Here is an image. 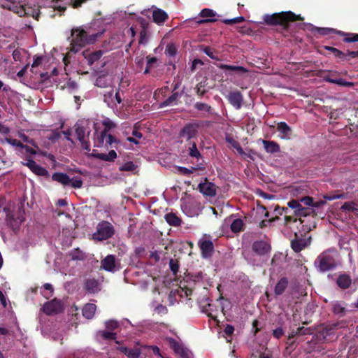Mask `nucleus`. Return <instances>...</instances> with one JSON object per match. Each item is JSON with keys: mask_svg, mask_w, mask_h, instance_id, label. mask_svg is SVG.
Segmentation results:
<instances>
[{"mask_svg": "<svg viewBox=\"0 0 358 358\" xmlns=\"http://www.w3.org/2000/svg\"><path fill=\"white\" fill-rule=\"evenodd\" d=\"M340 264V254L335 248L324 250L317 256L314 262L317 270L322 273L334 270Z\"/></svg>", "mask_w": 358, "mask_h": 358, "instance_id": "1", "label": "nucleus"}, {"mask_svg": "<svg viewBox=\"0 0 358 358\" xmlns=\"http://www.w3.org/2000/svg\"><path fill=\"white\" fill-rule=\"evenodd\" d=\"M101 34L102 32L90 34L80 27L74 28L71 30L72 39L69 50L76 53L85 45L93 44Z\"/></svg>", "mask_w": 358, "mask_h": 358, "instance_id": "2", "label": "nucleus"}, {"mask_svg": "<svg viewBox=\"0 0 358 358\" xmlns=\"http://www.w3.org/2000/svg\"><path fill=\"white\" fill-rule=\"evenodd\" d=\"M303 17L296 15L292 11L277 13L272 15H265L264 21L268 25H280L285 30L289 28L290 22L302 21Z\"/></svg>", "mask_w": 358, "mask_h": 358, "instance_id": "3", "label": "nucleus"}, {"mask_svg": "<svg viewBox=\"0 0 358 358\" xmlns=\"http://www.w3.org/2000/svg\"><path fill=\"white\" fill-rule=\"evenodd\" d=\"M3 211L6 215V221L12 227H18L25 220L24 217V206L22 203H20L17 208L16 212L10 210V207L3 208Z\"/></svg>", "mask_w": 358, "mask_h": 358, "instance_id": "4", "label": "nucleus"}, {"mask_svg": "<svg viewBox=\"0 0 358 358\" xmlns=\"http://www.w3.org/2000/svg\"><path fill=\"white\" fill-rule=\"evenodd\" d=\"M115 233L113 225L108 222H102L97 226V231L93 234L94 239L104 241L110 238Z\"/></svg>", "mask_w": 358, "mask_h": 358, "instance_id": "5", "label": "nucleus"}, {"mask_svg": "<svg viewBox=\"0 0 358 358\" xmlns=\"http://www.w3.org/2000/svg\"><path fill=\"white\" fill-rule=\"evenodd\" d=\"M311 237H306V235L297 233L294 234V238L291 241V248L295 252H299L310 245Z\"/></svg>", "mask_w": 358, "mask_h": 358, "instance_id": "6", "label": "nucleus"}, {"mask_svg": "<svg viewBox=\"0 0 358 358\" xmlns=\"http://www.w3.org/2000/svg\"><path fill=\"white\" fill-rule=\"evenodd\" d=\"M199 127L198 123H187L180 129L179 136L186 141H192L193 138H196Z\"/></svg>", "mask_w": 358, "mask_h": 358, "instance_id": "7", "label": "nucleus"}, {"mask_svg": "<svg viewBox=\"0 0 358 358\" xmlns=\"http://www.w3.org/2000/svg\"><path fill=\"white\" fill-rule=\"evenodd\" d=\"M336 325H324L322 324L317 329L315 334L313 337L312 341L315 340L317 342H324L327 340V336L334 334V329Z\"/></svg>", "mask_w": 358, "mask_h": 358, "instance_id": "8", "label": "nucleus"}, {"mask_svg": "<svg viewBox=\"0 0 358 358\" xmlns=\"http://www.w3.org/2000/svg\"><path fill=\"white\" fill-rule=\"evenodd\" d=\"M198 245L201 250V257L207 259L213 256L214 252V245L210 240L200 239L198 241Z\"/></svg>", "mask_w": 358, "mask_h": 358, "instance_id": "9", "label": "nucleus"}, {"mask_svg": "<svg viewBox=\"0 0 358 358\" xmlns=\"http://www.w3.org/2000/svg\"><path fill=\"white\" fill-rule=\"evenodd\" d=\"M198 189L205 196H214L216 195L217 186L214 183L209 182L206 178L204 179L203 182L199 184Z\"/></svg>", "mask_w": 358, "mask_h": 358, "instance_id": "10", "label": "nucleus"}, {"mask_svg": "<svg viewBox=\"0 0 358 358\" xmlns=\"http://www.w3.org/2000/svg\"><path fill=\"white\" fill-rule=\"evenodd\" d=\"M103 125H104V129L100 132V134H97V138L95 141V146L96 147H101L103 145L104 143V138L106 136V134L108 133V131L116 127L115 124L113 122L109 119H106L103 121Z\"/></svg>", "mask_w": 358, "mask_h": 358, "instance_id": "11", "label": "nucleus"}, {"mask_svg": "<svg viewBox=\"0 0 358 358\" xmlns=\"http://www.w3.org/2000/svg\"><path fill=\"white\" fill-rule=\"evenodd\" d=\"M227 99L230 104L236 110H239L243 105V96L238 90L229 92L227 96Z\"/></svg>", "mask_w": 358, "mask_h": 358, "instance_id": "12", "label": "nucleus"}, {"mask_svg": "<svg viewBox=\"0 0 358 358\" xmlns=\"http://www.w3.org/2000/svg\"><path fill=\"white\" fill-rule=\"evenodd\" d=\"M252 250L259 256L268 254L271 250V245L264 241H255L252 245Z\"/></svg>", "mask_w": 358, "mask_h": 358, "instance_id": "13", "label": "nucleus"}, {"mask_svg": "<svg viewBox=\"0 0 358 358\" xmlns=\"http://www.w3.org/2000/svg\"><path fill=\"white\" fill-rule=\"evenodd\" d=\"M151 9L152 10V20L155 23L161 25L168 20L169 15L165 10L155 6H152Z\"/></svg>", "mask_w": 358, "mask_h": 358, "instance_id": "14", "label": "nucleus"}, {"mask_svg": "<svg viewBox=\"0 0 358 358\" xmlns=\"http://www.w3.org/2000/svg\"><path fill=\"white\" fill-rule=\"evenodd\" d=\"M182 94L183 90L180 92H171V94L159 103V108H162L167 106H177Z\"/></svg>", "mask_w": 358, "mask_h": 358, "instance_id": "15", "label": "nucleus"}, {"mask_svg": "<svg viewBox=\"0 0 358 358\" xmlns=\"http://www.w3.org/2000/svg\"><path fill=\"white\" fill-rule=\"evenodd\" d=\"M216 15V13L210 8H203L201 10L199 16L204 18L196 21L199 24H206L208 22H215L217 19L213 18Z\"/></svg>", "mask_w": 358, "mask_h": 358, "instance_id": "16", "label": "nucleus"}, {"mask_svg": "<svg viewBox=\"0 0 358 358\" xmlns=\"http://www.w3.org/2000/svg\"><path fill=\"white\" fill-rule=\"evenodd\" d=\"M103 54V51L98 50L95 52L83 51V55L86 59L87 64L90 66L93 65L96 62L99 61Z\"/></svg>", "mask_w": 358, "mask_h": 358, "instance_id": "17", "label": "nucleus"}, {"mask_svg": "<svg viewBox=\"0 0 358 358\" xmlns=\"http://www.w3.org/2000/svg\"><path fill=\"white\" fill-rule=\"evenodd\" d=\"M91 156L106 162H114L117 158V153L114 150H111L108 154L99 153L96 150H93Z\"/></svg>", "mask_w": 358, "mask_h": 358, "instance_id": "18", "label": "nucleus"}, {"mask_svg": "<svg viewBox=\"0 0 358 358\" xmlns=\"http://www.w3.org/2000/svg\"><path fill=\"white\" fill-rule=\"evenodd\" d=\"M60 308V302L56 299L45 303L43 307V310L48 315L57 313Z\"/></svg>", "mask_w": 358, "mask_h": 358, "instance_id": "19", "label": "nucleus"}, {"mask_svg": "<svg viewBox=\"0 0 358 358\" xmlns=\"http://www.w3.org/2000/svg\"><path fill=\"white\" fill-rule=\"evenodd\" d=\"M352 280L347 273L340 274L336 279V285L342 289H347L350 287Z\"/></svg>", "mask_w": 358, "mask_h": 358, "instance_id": "20", "label": "nucleus"}, {"mask_svg": "<svg viewBox=\"0 0 358 358\" xmlns=\"http://www.w3.org/2000/svg\"><path fill=\"white\" fill-rule=\"evenodd\" d=\"M101 267L110 272L115 271L116 264H115V257L113 255H109L106 256L102 261H101Z\"/></svg>", "mask_w": 358, "mask_h": 358, "instance_id": "21", "label": "nucleus"}, {"mask_svg": "<svg viewBox=\"0 0 358 358\" xmlns=\"http://www.w3.org/2000/svg\"><path fill=\"white\" fill-rule=\"evenodd\" d=\"M84 288L90 293L98 292L100 289L98 280L94 278L86 279L84 284Z\"/></svg>", "mask_w": 358, "mask_h": 358, "instance_id": "22", "label": "nucleus"}, {"mask_svg": "<svg viewBox=\"0 0 358 358\" xmlns=\"http://www.w3.org/2000/svg\"><path fill=\"white\" fill-rule=\"evenodd\" d=\"M188 145V155L192 158H195L199 161V159H203V156L201 155L200 151L197 148V145L195 141H189L187 143Z\"/></svg>", "mask_w": 358, "mask_h": 358, "instance_id": "23", "label": "nucleus"}, {"mask_svg": "<svg viewBox=\"0 0 358 358\" xmlns=\"http://www.w3.org/2000/svg\"><path fill=\"white\" fill-rule=\"evenodd\" d=\"M262 143L266 152L268 153L274 154L280 150L279 144L275 141L263 140Z\"/></svg>", "mask_w": 358, "mask_h": 358, "instance_id": "24", "label": "nucleus"}, {"mask_svg": "<svg viewBox=\"0 0 358 358\" xmlns=\"http://www.w3.org/2000/svg\"><path fill=\"white\" fill-rule=\"evenodd\" d=\"M277 130L282 134V138L289 139L292 131L291 127L285 122L278 123Z\"/></svg>", "mask_w": 358, "mask_h": 358, "instance_id": "25", "label": "nucleus"}, {"mask_svg": "<svg viewBox=\"0 0 358 358\" xmlns=\"http://www.w3.org/2000/svg\"><path fill=\"white\" fill-rule=\"evenodd\" d=\"M331 306L334 314L339 315V317H343L345 315L347 310L342 301H333Z\"/></svg>", "mask_w": 358, "mask_h": 358, "instance_id": "26", "label": "nucleus"}, {"mask_svg": "<svg viewBox=\"0 0 358 358\" xmlns=\"http://www.w3.org/2000/svg\"><path fill=\"white\" fill-rule=\"evenodd\" d=\"M52 179L54 181H57L63 185H68L70 184L71 178L69 176L64 173L56 172L52 176Z\"/></svg>", "mask_w": 358, "mask_h": 358, "instance_id": "27", "label": "nucleus"}, {"mask_svg": "<svg viewBox=\"0 0 358 358\" xmlns=\"http://www.w3.org/2000/svg\"><path fill=\"white\" fill-rule=\"evenodd\" d=\"M96 310V306L94 303H87L83 308V315L88 320L93 318Z\"/></svg>", "mask_w": 358, "mask_h": 358, "instance_id": "28", "label": "nucleus"}, {"mask_svg": "<svg viewBox=\"0 0 358 358\" xmlns=\"http://www.w3.org/2000/svg\"><path fill=\"white\" fill-rule=\"evenodd\" d=\"M288 279L286 277L281 278L277 282L274 292L275 295H281L288 286Z\"/></svg>", "mask_w": 358, "mask_h": 358, "instance_id": "29", "label": "nucleus"}, {"mask_svg": "<svg viewBox=\"0 0 358 358\" xmlns=\"http://www.w3.org/2000/svg\"><path fill=\"white\" fill-rule=\"evenodd\" d=\"M104 141L106 142V146L107 148L118 149L119 145H120V141L116 137L111 134H106Z\"/></svg>", "mask_w": 358, "mask_h": 358, "instance_id": "30", "label": "nucleus"}, {"mask_svg": "<svg viewBox=\"0 0 358 358\" xmlns=\"http://www.w3.org/2000/svg\"><path fill=\"white\" fill-rule=\"evenodd\" d=\"M164 217L167 223L171 226L178 227L181 224V219L174 213H166Z\"/></svg>", "mask_w": 358, "mask_h": 358, "instance_id": "31", "label": "nucleus"}, {"mask_svg": "<svg viewBox=\"0 0 358 358\" xmlns=\"http://www.w3.org/2000/svg\"><path fill=\"white\" fill-rule=\"evenodd\" d=\"M120 351L129 358H138L141 353L139 348H129L127 347H121Z\"/></svg>", "mask_w": 358, "mask_h": 358, "instance_id": "32", "label": "nucleus"}, {"mask_svg": "<svg viewBox=\"0 0 358 358\" xmlns=\"http://www.w3.org/2000/svg\"><path fill=\"white\" fill-rule=\"evenodd\" d=\"M204 169H205L204 165L202 163H199L197 164L196 167H192L191 169L186 168V167L179 166L178 168V170L181 174L188 176V175L192 173L194 171L199 170V169L203 170Z\"/></svg>", "mask_w": 358, "mask_h": 358, "instance_id": "33", "label": "nucleus"}, {"mask_svg": "<svg viewBox=\"0 0 358 358\" xmlns=\"http://www.w3.org/2000/svg\"><path fill=\"white\" fill-rule=\"evenodd\" d=\"M75 132L77 136V138L79 141H82L83 140L87 139L86 134V129L85 127L80 125L78 123H76L74 126Z\"/></svg>", "mask_w": 358, "mask_h": 358, "instance_id": "34", "label": "nucleus"}, {"mask_svg": "<svg viewBox=\"0 0 358 358\" xmlns=\"http://www.w3.org/2000/svg\"><path fill=\"white\" fill-rule=\"evenodd\" d=\"M337 33L341 36H345L343 41L345 43H353L358 41V34L345 33L342 31H338Z\"/></svg>", "mask_w": 358, "mask_h": 358, "instance_id": "35", "label": "nucleus"}, {"mask_svg": "<svg viewBox=\"0 0 358 358\" xmlns=\"http://www.w3.org/2000/svg\"><path fill=\"white\" fill-rule=\"evenodd\" d=\"M244 223L241 219H236L231 224V230L234 233H239L243 231Z\"/></svg>", "mask_w": 358, "mask_h": 358, "instance_id": "36", "label": "nucleus"}, {"mask_svg": "<svg viewBox=\"0 0 358 358\" xmlns=\"http://www.w3.org/2000/svg\"><path fill=\"white\" fill-rule=\"evenodd\" d=\"M194 108L199 111H206L208 114L213 113V108L210 105L203 102L195 103L194 105Z\"/></svg>", "mask_w": 358, "mask_h": 358, "instance_id": "37", "label": "nucleus"}, {"mask_svg": "<svg viewBox=\"0 0 358 358\" xmlns=\"http://www.w3.org/2000/svg\"><path fill=\"white\" fill-rule=\"evenodd\" d=\"M72 260H83L85 258V253L79 248L73 249L69 253Z\"/></svg>", "mask_w": 358, "mask_h": 358, "instance_id": "38", "label": "nucleus"}, {"mask_svg": "<svg viewBox=\"0 0 358 358\" xmlns=\"http://www.w3.org/2000/svg\"><path fill=\"white\" fill-rule=\"evenodd\" d=\"M220 69L223 70H227V71H234L238 73H246L248 72V70L243 67L239 66H231L228 64H222L220 66Z\"/></svg>", "mask_w": 358, "mask_h": 358, "instance_id": "39", "label": "nucleus"}, {"mask_svg": "<svg viewBox=\"0 0 358 358\" xmlns=\"http://www.w3.org/2000/svg\"><path fill=\"white\" fill-rule=\"evenodd\" d=\"M31 171L39 176L48 177L49 176L48 171L43 166L36 164Z\"/></svg>", "mask_w": 358, "mask_h": 358, "instance_id": "40", "label": "nucleus"}, {"mask_svg": "<svg viewBox=\"0 0 358 358\" xmlns=\"http://www.w3.org/2000/svg\"><path fill=\"white\" fill-rule=\"evenodd\" d=\"M169 343L170 347L178 354L183 349L182 345L174 338H169Z\"/></svg>", "mask_w": 358, "mask_h": 358, "instance_id": "41", "label": "nucleus"}, {"mask_svg": "<svg viewBox=\"0 0 358 358\" xmlns=\"http://www.w3.org/2000/svg\"><path fill=\"white\" fill-rule=\"evenodd\" d=\"M195 91L196 95L199 98H202L204 96V94L207 92V90L205 88V85L202 82H200L196 85Z\"/></svg>", "mask_w": 358, "mask_h": 358, "instance_id": "42", "label": "nucleus"}, {"mask_svg": "<svg viewBox=\"0 0 358 358\" xmlns=\"http://www.w3.org/2000/svg\"><path fill=\"white\" fill-rule=\"evenodd\" d=\"M169 267L173 274L176 275L179 271V261L178 259H171L169 261Z\"/></svg>", "mask_w": 358, "mask_h": 358, "instance_id": "43", "label": "nucleus"}, {"mask_svg": "<svg viewBox=\"0 0 358 358\" xmlns=\"http://www.w3.org/2000/svg\"><path fill=\"white\" fill-rule=\"evenodd\" d=\"M287 206L289 208L294 210V215L297 213V212H298L297 210H299V208L302 206L301 204L300 203L299 201L295 200V199H292V200L289 201L287 203Z\"/></svg>", "mask_w": 358, "mask_h": 358, "instance_id": "44", "label": "nucleus"}, {"mask_svg": "<svg viewBox=\"0 0 358 358\" xmlns=\"http://www.w3.org/2000/svg\"><path fill=\"white\" fill-rule=\"evenodd\" d=\"M19 136L21 138V139L27 143H29L30 145H31L34 148L36 149H38V144L36 143L35 140L33 139V138H29L28 136L24 134H20L19 135Z\"/></svg>", "mask_w": 358, "mask_h": 358, "instance_id": "45", "label": "nucleus"}, {"mask_svg": "<svg viewBox=\"0 0 358 358\" xmlns=\"http://www.w3.org/2000/svg\"><path fill=\"white\" fill-rule=\"evenodd\" d=\"M136 166L133 162H127L121 166H120L119 170L120 171H132L135 170Z\"/></svg>", "mask_w": 358, "mask_h": 358, "instance_id": "46", "label": "nucleus"}, {"mask_svg": "<svg viewBox=\"0 0 358 358\" xmlns=\"http://www.w3.org/2000/svg\"><path fill=\"white\" fill-rule=\"evenodd\" d=\"M296 334H299V335H312L313 334V329L301 327L296 329Z\"/></svg>", "mask_w": 358, "mask_h": 358, "instance_id": "47", "label": "nucleus"}, {"mask_svg": "<svg viewBox=\"0 0 358 358\" xmlns=\"http://www.w3.org/2000/svg\"><path fill=\"white\" fill-rule=\"evenodd\" d=\"M147 59V64L146 68L144 71V73L147 74L150 73V69L152 67V65L157 62V58L155 57H150V56H148L146 57Z\"/></svg>", "mask_w": 358, "mask_h": 358, "instance_id": "48", "label": "nucleus"}, {"mask_svg": "<svg viewBox=\"0 0 358 358\" xmlns=\"http://www.w3.org/2000/svg\"><path fill=\"white\" fill-rule=\"evenodd\" d=\"M176 52H177V49L174 44L169 43L166 45V49H165V54L166 55L173 57L176 55Z\"/></svg>", "mask_w": 358, "mask_h": 358, "instance_id": "49", "label": "nucleus"}, {"mask_svg": "<svg viewBox=\"0 0 358 358\" xmlns=\"http://www.w3.org/2000/svg\"><path fill=\"white\" fill-rule=\"evenodd\" d=\"M95 85L99 87H106L108 85V82L106 81V78L104 76H99L96 79Z\"/></svg>", "mask_w": 358, "mask_h": 358, "instance_id": "50", "label": "nucleus"}, {"mask_svg": "<svg viewBox=\"0 0 358 358\" xmlns=\"http://www.w3.org/2000/svg\"><path fill=\"white\" fill-rule=\"evenodd\" d=\"M245 21V17L243 16L236 17L232 19H226L222 22L226 24H234L236 23L243 22Z\"/></svg>", "mask_w": 358, "mask_h": 358, "instance_id": "51", "label": "nucleus"}, {"mask_svg": "<svg viewBox=\"0 0 358 358\" xmlns=\"http://www.w3.org/2000/svg\"><path fill=\"white\" fill-rule=\"evenodd\" d=\"M101 337L105 340H115L117 338V334L111 331H103L101 332Z\"/></svg>", "mask_w": 358, "mask_h": 358, "instance_id": "52", "label": "nucleus"}, {"mask_svg": "<svg viewBox=\"0 0 358 358\" xmlns=\"http://www.w3.org/2000/svg\"><path fill=\"white\" fill-rule=\"evenodd\" d=\"M6 141L13 146L22 149L24 144L20 141L13 138H6Z\"/></svg>", "mask_w": 358, "mask_h": 358, "instance_id": "53", "label": "nucleus"}, {"mask_svg": "<svg viewBox=\"0 0 358 358\" xmlns=\"http://www.w3.org/2000/svg\"><path fill=\"white\" fill-rule=\"evenodd\" d=\"M105 325L106 329L110 331H113L119 327V323L113 320L106 321Z\"/></svg>", "mask_w": 358, "mask_h": 358, "instance_id": "54", "label": "nucleus"}, {"mask_svg": "<svg viewBox=\"0 0 358 358\" xmlns=\"http://www.w3.org/2000/svg\"><path fill=\"white\" fill-rule=\"evenodd\" d=\"M170 92V88L169 86H164L161 88H158L155 92V96L162 95V97H166L167 94Z\"/></svg>", "mask_w": 358, "mask_h": 358, "instance_id": "55", "label": "nucleus"}, {"mask_svg": "<svg viewBox=\"0 0 358 358\" xmlns=\"http://www.w3.org/2000/svg\"><path fill=\"white\" fill-rule=\"evenodd\" d=\"M202 50L210 58H211L213 59H215V60H219L218 56L214 54V52L213 51V50L210 47L205 46V47H203Z\"/></svg>", "mask_w": 358, "mask_h": 358, "instance_id": "56", "label": "nucleus"}, {"mask_svg": "<svg viewBox=\"0 0 358 358\" xmlns=\"http://www.w3.org/2000/svg\"><path fill=\"white\" fill-rule=\"evenodd\" d=\"M90 134V131H88L87 134V139L83 140L82 141H79L80 143V145H81L83 149L86 150L87 152H90L91 150L90 143L88 140Z\"/></svg>", "mask_w": 358, "mask_h": 358, "instance_id": "57", "label": "nucleus"}, {"mask_svg": "<svg viewBox=\"0 0 358 358\" xmlns=\"http://www.w3.org/2000/svg\"><path fill=\"white\" fill-rule=\"evenodd\" d=\"M315 29L317 31L318 34L323 36L329 35L335 31V29L331 28L315 27Z\"/></svg>", "mask_w": 358, "mask_h": 358, "instance_id": "58", "label": "nucleus"}, {"mask_svg": "<svg viewBox=\"0 0 358 358\" xmlns=\"http://www.w3.org/2000/svg\"><path fill=\"white\" fill-rule=\"evenodd\" d=\"M70 184L73 188H80L83 185V181L80 178L75 177L71 179Z\"/></svg>", "mask_w": 358, "mask_h": 358, "instance_id": "59", "label": "nucleus"}, {"mask_svg": "<svg viewBox=\"0 0 358 358\" xmlns=\"http://www.w3.org/2000/svg\"><path fill=\"white\" fill-rule=\"evenodd\" d=\"M211 306H212V305L210 303H208L206 306H204L203 308V312L206 313L208 317L212 318L213 320L216 321L217 320V316L213 315L210 311L211 310L210 309Z\"/></svg>", "mask_w": 358, "mask_h": 358, "instance_id": "60", "label": "nucleus"}, {"mask_svg": "<svg viewBox=\"0 0 358 358\" xmlns=\"http://www.w3.org/2000/svg\"><path fill=\"white\" fill-rule=\"evenodd\" d=\"M22 51L25 52L22 49H15L13 50L12 56L15 62H21L22 60Z\"/></svg>", "mask_w": 358, "mask_h": 358, "instance_id": "61", "label": "nucleus"}, {"mask_svg": "<svg viewBox=\"0 0 358 358\" xmlns=\"http://www.w3.org/2000/svg\"><path fill=\"white\" fill-rule=\"evenodd\" d=\"M22 11L24 13V15H32L33 17H34L36 20H38L39 17V13L37 12L34 13V12L32 10L31 8H28V9H26L25 8L22 7Z\"/></svg>", "mask_w": 358, "mask_h": 358, "instance_id": "62", "label": "nucleus"}, {"mask_svg": "<svg viewBox=\"0 0 358 358\" xmlns=\"http://www.w3.org/2000/svg\"><path fill=\"white\" fill-rule=\"evenodd\" d=\"M285 334V331L282 328L278 327L273 330L272 335L273 336L276 338L279 339L280 338Z\"/></svg>", "mask_w": 358, "mask_h": 358, "instance_id": "63", "label": "nucleus"}, {"mask_svg": "<svg viewBox=\"0 0 358 358\" xmlns=\"http://www.w3.org/2000/svg\"><path fill=\"white\" fill-rule=\"evenodd\" d=\"M297 213L295 215V217H306L310 212V209L306 207L301 206L299 210H297Z\"/></svg>", "mask_w": 358, "mask_h": 358, "instance_id": "64", "label": "nucleus"}]
</instances>
